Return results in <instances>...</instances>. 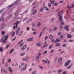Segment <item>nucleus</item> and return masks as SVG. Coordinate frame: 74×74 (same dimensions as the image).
<instances>
[{
  "label": "nucleus",
  "instance_id": "f257e3e1",
  "mask_svg": "<svg viewBox=\"0 0 74 74\" xmlns=\"http://www.w3.org/2000/svg\"><path fill=\"white\" fill-rule=\"evenodd\" d=\"M8 38V36L7 35H6L5 36H4L3 37V39L1 40V42H5L6 40H7V39Z\"/></svg>",
  "mask_w": 74,
  "mask_h": 74
},
{
  "label": "nucleus",
  "instance_id": "f03ea898",
  "mask_svg": "<svg viewBox=\"0 0 74 74\" xmlns=\"http://www.w3.org/2000/svg\"><path fill=\"white\" fill-rule=\"evenodd\" d=\"M71 62V61L70 60H68L67 62H65V64L64 65L65 67H67V66H68L70 62Z\"/></svg>",
  "mask_w": 74,
  "mask_h": 74
},
{
  "label": "nucleus",
  "instance_id": "7ed1b4c3",
  "mask_svg": "<svg viewBox=\"0 0 74 74\" xmlns=\"http://www.w3.org/2000/svg\"><path fill=\"white\" fill-rule=\"evenodd\" d=\"M19 10H18V11H17L15 13V18L16 19H17V18L18 17V15H17L18 14V13L19 12Z\"/></svg>",
  "mask_w": 74,
  "mask_h": 74
},
{
  "label": "nucleus",
  "instance_id": "20e7f679",
  "mask_svg": "<svg viewBox=\"0 0 74 74\" xmlns=\"http://www.w3.org/2000/svg\"><path fill=\"white\" fill-rule=\"evenodd\" d=\"M36 45L38 47H40L41 48H42V44L41 42H38L36 44Z\"/></svg>",
  "mask_w": 74,
  "mask_h": 74
},
{
  "label": "nucleus",
  "instance_id": "39448f33",
  "mask_svg": "<svg viewBox=\"0 0 74 74\" xmlns=\"http://www.w3.org/2000/svg\"><path fill=\"white\" fill-rule=\"evenodd\" d=\"M21 29V28L20 27H18L17 28L16 30V35H17V34H19V33L20 32V30Z\"/></svg>",
  "mask_w": 74,
  "mask_h": 74
},
{
  "label": "nucleus",
  "instance_id": "423d86ee",
  "mask_svg": "<svg viewBox=\"0 0 74 74\" xmlns=\"http://www.w3.org/2000/svg\"><path fill=\"white\" fill-rule=\"evenodd\" d=\"M62 14H63L62 11H59L58 14V16H60L62 15Z\"/></svg>",
  "mask_w": 74,
  "mask_h": 74
},
{
  "label": "nucleus",
  "instance_id": "0eeeda50",
  "mask_svg": "<svg viewBox=\"0 0 74 74\" xmlns=\"http://www.w3.org/2000/svg\"><path fill=\"white\" fill-rule=\"evenodd\" d=\"M41 55V54L40 53H39L38 56H36L35 57V59L36 60H38L39 59V58L40 57V56Z\"/></svg>",
  "mask_w": 74,
  "mask_h": 74
},
{
  "label": "nucleus",
  "instance_id": "6e6552de",
  "mask_svg": "<svg viewBox=\"0 0 74 74\" xmlns=\"http://www.w3.org/2000/svg\"><path fill=\"white\" fill-rule=\"evenodd\" d=\"M62 60H63L62 59V58H59L58 60V63H61V62H62Z\"/></svg>",
  "mask_w": 74,
  "mask_h": 74
},
{
  "label": "nucleus",
  "instance_id": "1a4fd4ad",
  "mask_svg": "<svg viewBox=\"0 0 74 74\" xmlns=\"http://www.w3.org/2000/svg\"><path fill=\"white\" fill-rule=\"evenodd\" d=\"M62 17H63L62 16H60L59 18V21L60 22H63V19H62Z\"/></svg>",
  "mask_w": 74,
  "mask_h": 74
},
{
  "label": "nucleus",
  "instance_id": "9d476101",
  "mask_svg": "<svg viewBox=\"0 0 74 74\" xmlns=\"http://www.w3.org/2000/svg\"><path fill=\"white\" fill-rule=\"evenodd\" d=\"M26 45H25L22 47L21 48L22 51H24L25 49V48H26Z\"/></svg>",
  "mask_w": 74,
  "mask_h": 74
},
{
  "label": "nucleus",
  "instance_id": "9b49d317",
  "mask_svg": "<svg viewBox=\"0 0 74 74\" xmlns=\"http://www.w3.org/2000/svg\"><path fill=\"white\" fill-rule=\"evenodd\" d=\"M27 66V64H25L24 63H21V66H22V67H26V68Z\"/></svg>",
  "mask_w": 74,
  "mask_h": 74
},
{
  "label": "nucleus",
  "instance_id": "f8f14e48",
  "mask_svg": "<svg viewBox=\"0 0 74 74\" xmlns=\"http://www.w3.org/2000/svg\"><path fill=\"white\" fill-rule=\"evenodd\" d=\"M8 70L9 72L11 73H12L13 72L12 70L11 69V67H9L8 68Z\"/></svg>",
  "mask_w": 74,
  "mask_h": 74
},
{
  "label": "nucleus",
  "instance_id": "ddd939ff",
  "mask_svg": "<svg viewBox=\"0 0 74 74\" xmlns=\"http://www.w3.org/2000/svg\"><path fill=\"white\" fill-rule=\"evenodd\" d=\"M69 28V26H66L65 27V30H66V31H69V29L68 28Z\"/></svg>",
  "mask_w": 74,
  "mask_h": 74
},
{
  "label": "nucleus",
  "instance_id": "4468645a",
  "mask_svg": "<svg viewBox=\"0 0 74 74\" xmlns=\"http://www.w3.org/2000/svg\"><path fill=\"white\" fill-rule=\"evenodd\" d=\"M50 1L52 4H54L55 3V0H50Z\"/></svg>",
  "mask_w": 74,
  "mask_h": 74
},
{
  "label": "nucleus",
  "instance_id": "2eb2a0df",
  "mask_svg": "<svg viewBox=\"0 0 74 74\" xmlns=\"http://www.w3.org/2000/svg\"><path fill=\"white\" fill-rule=\"evenodd\" d=\"M60 40H59L58 39H57L54 42L55 43H56L57 42H60Z\"/></svg>",
  "mask_w": 74,
  "mask_h": 74
},
{
  "label": "nucleus",
  "instance_id": "dca6fc26",
  "mask_svg": "<svg viewBox=\"0 0 74 74\" xmlns=\"http://www.w3.org/2000/svg\"><path fill=\"white\" fill-rule=\"evenodd\" d=\"M67 37L68 38H71V37H72V36L70 34H68L67 35Z\"/></svg>",
  "mask_w": 74,
  "mask_h": 74
},
{
  "label": "nucleus",
  "instance_id": "f3484780",
  "mask_svg": "<svg viewBox=\"0 0 74 74\" xmlns=\"http://www.w3.org/2000/svg\"><path fill=\"white\" fill-rule=\"evenodd\" d=\"M26 66H25V68H21V71H23V70H25V69H26Z\"/></svg>",
  "mask_w": 74,
  "mask_h": 74
},
{
  "label": "nucleus",
  "instance_id": "a211bd4d",
  "mask_svg": "<svg viewBox=\"0 0 74 74\" xmlns=\"http://www.w3.org/2000/svg\"><path fill=\"white\" fill-rule=\"evenodd\" d=\"M37 12V10H35L34 12L33 13V15H35L36 14V12Z\"/></svg>",
  "mask_w": 74,
  "mask_h": 74
},
{
  "label": "nucleus",
  "instance_id": "6ab92c4d",
  "mask_svg": "<svg viewBox=\"0 0 74 74\" xmlns=\"http://www.w3.org/2000/svg\"><path fill=\"white\" fill-rule=\"evenodd\" d=\"M72 65H73V64H71L69 66H68L67 67V69H70V68H71V67Z\"/></svg>",
  "mask_w": 74,
  "mask_h": 74
},
{
  "label": "nucleus",
  "instance_id": "aec40b11",
  "mask_svg": "<svg viewBox=\"0 0 74 74\" xmlns=\"http://www.w3.org/2000/svg\"><path fill=\"white\" fill-rule=\"evenodd\" d=\"M23 31H21V32L19 34V36H21L22 35V34H23Z\"/></svg>",
  "mask_w": 74,
  "mask_h": 74
},
{
  "label": "nucleus",
  "instance_id": "412c9836",
  "mask_svg": "<svg viewBox=\"0 0 74 74\" xmlns=\"http://www.w3.org/2000/svg\"><path fill=\"white\" fill-rule=\"evenodd\" d=\"M74 6V3L72 4L69 7V8H72Z\"/></svg>",
  "mask_w": 74,
  "mask_h": 74
},
{
  "label": "nucleus",
  "instance_id": "4be33fe9",
  "mask_svg": "<svg viewBox=\"0 0 74 74\" xmlns=\"http://www.w3.org/2000/svg\"><path fill=\"white\" fill-rule=\"evenodd\" d=\"M14 49H12L11 51H10V52H9V54H11V53H12V52L14 51Z\"/></svg>",
  "mask_w": 74,
  "mask_h": 74
},
{
  "label": "nucleus",
  "instance_id": "5701e85b",
  "mask_svg": "<svg viewBox=\"0 0 74 74\" xmlns=\"http://www.w3.org/2000/svg\"><path fill=\"white\" fill-rule=\"evenodd\" d=\"M25 55V53H21V56H24V55Z\"/></svg>",
  "mask_w": 74,
  "mask_h": 74
},
{
  "label": "nucleus",
  "instance_id": "b1692460",
  "mask_svg": "<svg viewBox=\"0 0 74 74\" xmlns=\"http://www.w3.org/2000/svg\"><path fill=\"white\" fill-rule=\"evenodd\" d=\"M29 57H26L25 58V60L27 61V62H28L29 60Z\"/></svg>",
  "mask_w": 74,
  "mask_h": 74
},
{
  "label": "nucleus",
  "instance_id": "393cba45",
  "mask_svg": "<svg viewBox=\"0 0 74 74\" xmlns=\"http://www.w3.org/2000/svg\"><path fill=\"white\" fill-rule=\"evenodd\" d=\"M3 51V49L2 47H1L0 48V52H2Z\"/></svg>",
  "mask_w": 74,
  "mask_h": 74
},
{
  "label": "nucleus",
  "instance_id": "a878e982",
  "mask_svg": "<svg viewBox=\"0 0 74 74\" xmlns=\"http://www.w3.org/2000/svg\"><path fill=\"white\" fill-rule=\"evenodd\" d=\"M53 52H54V50H51L50 51V53H53Z\"/></svg>",
  "mask_w": 74,
  "mask_h": 74
},
{
  "label": "nucleus",
  "instance_id": "bb28decb",
  "mask_svg": "<svg viewBox=\"0 0 74 74\" xmlns=\"http://www.w3.org/2000/svg\"><path fill=\"white\" fill-rule=\"evenodd\" d=\"M12 14H11L8 17V19H10V18L11 17V16H12Z\"/></svg>",
  "mask_w": 74,
  "mask_h": 74
},
{
  "label": "nucleus",
  "instance_id": "cd10ccee",
  "mask_svg": "<svg viewBox=\"0 0 74 74\" xmlns=\"http://www.w3.org/2000/svg\"><path fill=\"white\" fill-rule=\"evenodd\" d=\"M60 43H57V44H56V47H59V46H60Z\"/></svg>",
  "mask_w": 74,
  "mask_h": 74
},
{
  "label": "nucleus",
  "instance_id": "c85d7f7f",
  "mask_svg": "<svg viewBox=\"0 0 74 74\" xmlns=\"http://www.w3.org/2000/svg\"><path fill=\"white\" fill-rule=\"evenodd\" d=\"M32 20V19H31L30 20H29L27 21V23H29V22H31Z\"/></svg>",
  "mask_w": 74,
  "mask_h": 74
},
{
  "label": "nucleus",
  "instance_id": "c756f323",
  "mask_svg": "<svg viewBox=\"0 0 74 74\" xmlns=\"http://www.w3.org/2000/svg\"><path fill=\"white\" fill-rule=\"evenodd\" d=\"M33 40V38H30L28 39L27 40V41H32Z\"/></svg>",
  "mask_w": 74,
  "mask_h": 74
},
{
  "label": "nucleus",
  "instance_id": "7c9ffc66",
  "mask_svg": "<svg viewBox=\"0 0 74 74\" xmlns=\"http://www.w3.org/2000/svg\"><path fill=\"white\" fill-rule=\"evenodd\" d=\"M48 46V45L47 44H45L43 46V48H45V47H47Z\"/></svg>",
  "mask_w": 74,
  "mask_h": 74
},
{
  "label": "nucleus",
  "instance_id": "2f4dec72",
  "mask_svg": "<svg viewBox=\"0 0 74 74\" xmlns=\"http://www.w3.org/2000/svg\"><path fill=\"white\" fill-rule=\"evenodd\" d=\"M41 25V23L40 22H38V23L37 24V26H38V27H39Z\"/></svg>",
  "mask_w": 74,
  "mask_h": 74
},
{
  "label": "nucleus",
  "instance_id": "473e14b6",
  "mask_svg": "<svg viewBox=\"0 0 74 74\" xmlns=\"http://www.w3.org/2000/svg\"><path fill=\"white\" fill-rule=\"evenodd\" d=\"M53 30L54 31H56L57 30V27H54L53 28Z\"/></svg>",
  "mask_w": 74,
  "mask_h": 74
},
{
  "label": "nucleus",
  "instance_id": "72a5a7b5",
  "mask_svg": "<svg viewBox=\"0 0 74 74\" xmlns=\"http://www.w3.org/2000/svg\"><path fill=\"white\" fill-rule=\"evenodd\" d=\"M21 22V21H17L16 23H15L16 24V25H18V24L19 23H20V22Z\"/></svg>",
  "mask_w": 74,
  "mask_h": 74
},
{
  "label": "nucleus",
  "instance_id": "f704fd0d",
  "mask_svg": "<svg viewBox=\"0 0 74 74\" xmlns=\"http://www.w3.org/2000/svg\"><path fill=\"white\" fill-rule=\"evenodd\" d=\"M44 11V8H42L41 9H40V12H42Z\"/></svg>",
  "mask_w": 74,
  "mask_h": 74
},
{
  "label": "nucleus",
  "instance_id": "c9c22d12",
  "mask_svg": "<svg viewBox=\"0 0 74 74\" xmlns=\"http://www.w3.org/2000/svg\"><path fill=\"white\" fill-rule=\"evenodd\" d=\"M36 72H37L36 71H34L32 72V74H36Z\"/></svg>",
  "mask_w": 74,
  "mask_h": 74
},
{
  "label": "nucleus",
  "instance_id": "e433bc0d",
  "mask_svg": "<svg viewBox=\"0 0 74 74\" xmlns=\"http://www.w3.org/2000/svg\"><path fill=\"white\" fill-rule=\"evenodd\" d=\"M59 28L61 29H63V27L62 26H60Z\"/></svg>",
  "mask_w": 74,
  "mask_h": 74
},
{
  "label": "nucleus",
  "instance_id": "4c0bfd02",
  "mask_svg": "<svg viewBox=\"0 0 74 74\" xmlns=\"http://www.w3.org/2000/svg\"><path fill=\"white\" fill-rule=\"evenodd\" d=\"M67 72L66 71H63L62 74H67Z\"/></svg>",
  "mask_w": 74,
  "mask_h": 74
},
{
  "label": "nucleus",
  "instance_id": "58836bf2",
  "mask_svg": "<svg viewBox=\"0 0 74 74\" xmlns=\"http://www.w3.org/2000/svg\"><path fill=\"white\" fill-rule=\"evenodd\" d=\"M3 70L4 73H7V71H5V69H3Z\"/></svg>",
  "mask_w": 74,
  "mask_h": 74
},
{
  "label": "nucleus",
  "instance_id": "ea45409f",
  "mask_svg": "<svg viewBox=\"0 0 74 74\" xmlns=\"http://www.w3.org/2000/svg\"><path fill=\"white\" fill-rule=\"evenodd\" d=\"M66 45H67V44H63L62 45V46H63V47H65L66 46Z\"/></svg>",
  "mask_w": 74,
  "mask_h": 74
},
{
  "label": "nucleus",
  "instance_id": "a19ab883",
  "mask_svg": "<svg viewBox=\"0 0 74 74\" xmlns=\"http://www.w3.org/2000/svg\"><path fill=\"white\" fill-rule=\"evenodd\" d=\"M48 5L49 7H51V3H49Z\"/></svg>",
  "mask_w": 74,
  "mask_h": 74
},
{
  "label": "nucleus",
  "instance_id": "79ce46f5",
  "mask_svg": "<svg viewBox=\"0 0 74 74\" xmlns=\"http://www.w3.org/2000/svg\"><path fill=\"white\" fill-rule=\"evenodd\" d=\"M47 64L48 65L49 64H50V61H49L47 59Z\"/></svg>",
  "mask_w": 74,
  "mask_h": 74
},
{
  "label": "nucleus",
  "instance_id": "37998d69",
  "mask_svg": "<svg viewBox=\"0 0 74 74\" xmlns=\"http://www.w3.org/2000/svg\"><path fill=\"white\" fill-rule=\"evenodd\" d=\"M53 37V36H52V35H50L49 36V38H50V39H52Z\"/></svg>",
  "mask_w": 74,
  "mask_h": 74
},
{
  "label": "nucleus",
  "instance_id": "c03bdc74",
  "mask_svg": "<svg viewBox=\"0 0 74 74\" xmlns=\"http://www.w3.org/2000/svg\"><path fill=\"white\" fill-rule=\"evenodd\" d=\"M5 32L4 31H3L2 32V35H4L5 34Z\"/></svg>",
  "mask_w": 74,
  "mask_h": 74
},
{
  "label": "nucleus",
  "instance_id": "a18cd8bd",
  "mask_svg": "<svg viewBox=\"0 0 74 74\" xmlns=\"http://www.w3.org/2000/svg\"><path fill=\"white\" fill-rule=\"evenodd\" d=\"M42 61H43V62H45V63H47V61L45 60H42Z\"/></svg>",
  "mask_w": 74,
  "mask_h": 74
},
{
  "label": "nucleus",
  "instance_id": "49530a36",
  "mask_svg": "<svg viewBox=\"0 0 74 74\" xmlns=\"http://www.w3.org/2000/svg\"><path fill=\"white\" fill-rule=\"evenodd\" d=\"M4 19L1 18L0 19V21H2V22H3L4 21Z\"/></svg>",
  "mask_w": 74,
  "mask_h": 74
},
{
  "label": "nucleus",
  "instance_id": "de8ad7c7",
  "mask_svg": "<svg viewBox=\"0 0 74 74\" xmlns=\"http://www.w3.org/2000/svg\"><path fill=\"white\" fill-rule=\"evenodd\" d=\"M47 53V51H45V52L43 53V54H44V55H45L46 53Z\"/></svg>",
  "mask_w": 74,
  "mask_h": 74
},
{
  "label": "nucleus",
  "instance_id": "09e8293b",
  "mask_svg": "<svg viewBox=\"0 0 74 74\" xmlns=\"http://www.w3.org/2000/svg\"><path fill=\"white\" fill-rule=\"evenodd\" d=\"M10 45H11V44H8V45L6 47V48H8V47H10Z\"/></svg>",
  "mask_w": 74,
  "mask_h": 74
},
{
  "label": "nucleus",
  "instance_id": "8fccbe9b",
  "mask_svg": "<svg viewBox=\"0 0 74 74\" xmlns=\"http://www.w3.org/2000/svg\"><path fill=\"white\" fill-rule=\"evenodd\" d=\"M58 4L57 3H54V6H58Z\"/></svg>",
  "mask_w": 74,
  "mask_h": 74
},
{
  "label": "nucleus",
  "instance_id": "3c124183",
  "mask_svg": "<svg viewBox=\"0 0 74 74\" xmlns=\"http://www.w3.org/2000/svg\"><path fill=\"white\" fill-rule=\"evenodd\" d=\"M60 25H64V22H61V23H60Z\"/></svg>",
  "mask_w": 74,
  "mask_h": 74
},
{
  "label": "nucleus",
  "instance_id": "603ef678",
  "mask_svg": "<svg viewBox=\"0 0 74 74\" xmlns=\"http://www.w3.org/2000/svg\"><path fill=\"white\" fill-rule=\"evenodd\" d=\"M62 70L61 69V70H58V73H61V72H62Z\"/></svg>",
  "mask_w": 74,
  "mask_h": 74
},
{
  "label": "nucleus",
  "instance_id": "864d4df0",
  "mask_svg": "<svg viewBox=\"0 0 74 74\" xmlns=\"http://www.w3.org/2000/svg\"><path fill=\"white\" fill-rule=\"evenodd\" d=\"M11 62V59H10L8 60V63H10Z\"/></svg>",
  "mask_w": 74,
  "mask_h": 74
},
{
  "label": "nucleus",
  "instance_id": "5fc2aeb1",
  "mask_svg": "<svg viewBox=\"0 0 74 74\" xmlns=\"http://www.w3.org/2000/svg\"><path fill=\"white\" fill-rule=\"evenodd\" d=\"M23 44H24L23 43H21V44L20 45V47H21L22 46H23Z\"/></svg>",
  "mask_w": 74,
  "mask_h": 74
},
{
  "label": "nucleus",
  "instance_id": "6e6d98bb",
  "mask_svg": "<svg viewBox=\"0 0 74 74\" xmlns=\"http://www.w3.org/2000/svg\"><path fill=\"white\" fill-rule=\"evenodd\" d=\"M23 42V40H22L21 41H20L18 43V45L20 44H21L22 42Z\"/></svg>",
  "mask_w": 74,
  "mask_h": 74
},
{
  "label": "nucleus",
  "instance_id": "4d7b16f0",
  "mask_svg": "<svg viewBox=\"0 0 74 74\" xmlns=\"http://www.w3.org/2000/svg\"><path fill=\"white\" fill-rule=\"evenodd\" d=\"M45 10H46V11H48V8L46 7H45Z\"/></svg>",
  "mask_w": 74,
  "mask_h": 74
},
{
  "label": "nucleus",
  "instance_id": "13d9d810",
  "mask_svg": "<svg viewBox=\"0 0 74 74\" xmlns=\"http://www.w3.org/2000/svg\"><path fill=\"white\" fill-rule=\"evenodd\" d=\"M46 28H47L46 27H44V28H43V29L42 32H44V31H45V29H46Z\"/></svg>",
  "mask_w": 74,
  "mask_h": 74
},
{
  "label": "nucleus",
  "instance_id": "bf43d9fd",
  "mask_svg": "<svg viewBox=\"0 0 74 74\" xmlns=\"http://www.w3.org/2000/svg\"><path fill=\"white\" fill-rule=\"evenodd\" d=\"M52 47V45H51L49 47V49H51Z\"/></svg>",
  "mask_w": 74,
  "mask_h": 74
},
{
  "label": "nucleus",
  "instance_id": "052dcab7",
  "mask_svg": "<svg viewBox=\"0 0 74 74\" xmlns=\"http://www.w3.org/2000/svg\"><path fill=\"white\" fill-rule=\"evenodd\" d=\"M4 10V9H2V10H1L0 11V14H1L2 12H3V10Z\"/></svg>",
  "mask_w": 74,
  "mask_h": 74
},
{
  "label": "nucleus",
  "instance_id": "680f3d73",
  "mask_svg": "<svg viewBox=\"0 0 74 74\" xmlns=\"http://www.w3.org/2000/svg\"><path fill=\"white\" fill-rule=\"evenodd\" d=\"M39 67L40 69H43V67L42 66H39Z\"/></svg>",
  "mask_w": 74,
  "mask_h": 74
},
{
  "label": "nucleus",
  "instance_id": "e2e57ef3",
  "mask_svg": "<svg viewBox=\"0 0 74 74\" xmlns=\"http://www.w3.org/2000/svg\"><path fill=\"white\" fill-rule=\"evenodd\" d=\"M14 34H15V32H13V34H12V37H13V36H14Z\"/></svg>",
  "mask_w": 74,
  "mask_h": 74
},
{
  "label": "nucleus",
  "instance_id": "0e129e2a",
  "mask_svg": "<svg viewBox=\"0 0 74 74\" xmlns=\"http://www.w3.org/2000/svg\"><path fill=\"white\" fill-rule=\"evenodd\" d=\"M27 30H30V28L29 27H27L26 29Z\"/></svg>",
  "mask_w": 74,
  "mask_h": 74
},
{
  "label": "nucleus",
  "instance_id": "69168bd1",
  "mask_svg": "<svg viewBox=\"0 0 74 74\" xmlns=\"http://www.w3.org/2000/svg\"><path fill=\"white\" fill-rule=\"evenodd\" d=\"M73 41H74V40H70L69 41V42H73Z\"/></svg>",
  "mask_w": 74,
  "mask_h": 74
},
{
  "label": "nucleus",
  "instance_id": "338daca9",
  "mask_svg": "<svg viewBox=\"0 0 74 74\" xmlns=\"http://www.w3.org/2000/svg\"><path fill=\"white\" fill-rule=\"evenodd\" d=\"M13 5V3L11 4V5H9V6L8 7V8L9 7H11V6H12V5Z\"/></svg>",
  "mask_w": 74,
  "mask_h": 74
},
{
  "label": "nucleus",
  "instance_id": "774afa93",
  "mask_svg": "<svg viewBox=\"0 0 74 74\" xmlns=\"http://www.w3.org/2000/svg\"><path fill=\"white\" fill-rule=\"evenodd\" d=\"M36 34V32H34L33 33V35H35V34Z\"/></svg>",
  "mask_w": 74,
  "mask_h": 74
}]
</instances>
